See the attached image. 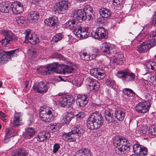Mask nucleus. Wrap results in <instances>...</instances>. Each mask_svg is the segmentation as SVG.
Returning <instances> with one entry per match:
<instances>
[{"mask_svg": "<svg viewBox=\"0 0 156 156\" xmlns=\"http://www.w3.org/2000/svg\"><path fill=\"white\" fill-rule=\"evenodd\" d=\"M145 131L144 130H141V131L140 132V133H145Z\"/></svg>", "mask_w": 156, "mask_h": 156, "instance_id": "338daca9", "label": "nucleus"}, {"mask_svg": "<svg viewBox=\"0 0 156 156\" xmlns=\"http://www.w3.org/2000/svg\"><path fill=\"white\" fill-rule=\"evenodd\" d=\"M99 53V50L96 48H94L89 50L88 54L85 52H81L80 55L82 59L88 61L95 58Z\"/></svg>", "mask_w": 156, "mask_h": 156, "instance_id": "1a4fd4ad", "label": "nucleus"}, {"mask_svg": "<svg viewBox=\"0 0 156 156\" xmlns=\"http://www.w3.org/2000/svg\"><path fill=\"white\" fill-rule=\"evenodd\" d=\"M12 2L9 1L4 2L0 3V11L5 13H8L11 11Z\"/></svg>", "mask_w": 156, "mask_h": 156, "instance_id": "412c9836", "label": "nucleus"}, {"mask_svg": "<svg viewBox=\"0 0 156 156\" xmlns=\"http://www.w3.org/2000/svg\"><path fill=\"white\" fill-rule=\"evenodd\" d=\"M151 38L145 40L144 42L138 45L136 48V50L139 52L142 53L151 48L155 45V42L154 41H152Z\"/></svg>", "mask_w": 156, "mask_h": 156, "instance_id": "9b49d317", "label": "nucleus"}, {"mask_svg": "<svg viewBox=\"0 0 156 156\" xmlns=\"http://www.w3.org/2000/svg\"><path fill=\"white\" fill-rule=\"evenodd\" d=\"M34 121V118L33 116H31L30 117V119L29 121H30V123L28 124L29 125H30L31 123H32Z\"/></svg>", "mask_w": 156, "mask_h": 156, "instance_id": "680f3d73", "label": "nucleus"}, {"mask_svg": "<svg viewBox=\"0 0 156 156\" xmlns=\"http://www.w3.org/2000/svg\"><path fill=\"white\" fill-rule=\"evenodd\" d=\"M19 49L17 48L9 51H0V63L3 64L10 61L13 57L18 55Z\"/></svg>", "mask_w": 156, "mask_h": 156, "instance_id": "423d86ee", "label": "nucleus"}, {"mask_svg": "<svg viewBox=\"0 0 156 156\" xmlns=\"http://www.w3.org/2000/svg\"><path fill=\"white\" fill-rule=\"evenodd\" d=\"M106 82L107 85L110 87H113L115 84V82L111 79H107L106 80Z\"/></svg>", "mask_w": 156, "mask_h": 156, "instance_id": "603ef678", "label": "nucleus"}, {"mask_svg": "<svg viewBox=\"0 0 156 156\" xmlns=\"http://www.w3.org/2000/svg\"><path fill=\"white\" fill-rule=\"evenodd\" d=\"M105 119L108 123H115L116 121L111 116V113L108 111L105 112Z\"/></svg>", "mask_w": 156, "mask_h": 156, "instance_id": "a19ab883", "label": "nucleus"}, {"mask_svg": "<svg viewBox=\"0 0 156 156\" xmlns=\"http://www.w3.org/2000/svg\"><path fill=\"white\" fill-rule=\"evenodd\" d=\"M117 76L121 79L123 82H129L133 81L135 78L134 73L128 69L118 71L117 73Z\"/></svg>", "mask_w": 156, "mask_h": 156, "instance_id": "39448f33", "label": "nucleus"}, {"mask_svg": "<svg viewBox=\"0 0 156 156\" xmlns=\"http://www.w3.org/2000/svg\"><path fill=\"white\" fill-rule=\"evenodd\" d=\"M60 147V146L58 144H54L53 146V153H56Z\"/></svg>", "mask_w": 156, "mask_h": 156, "instance_id": "4d7b16f0", "label": "nucleus"}, {"mask_svg": "<svg viewBox=\"0 0 156 156\" xmlns=\"http://www.w3.org/2000/svg\"><path fill=\"white\" fill-rule=\"evenodd\" d=\"M146 68L148 70L151 69L155 70H156V63L152 61H147L145 63Z\"/></svg>", "mask_w": 156, "mask_h": 156, "instance_id": "58836bf2", "label": "nucleus"}, {"mask_svg": "<svg viewBox=\"0 0 156 156\" xmlns=\"http://www.w3.org/2000/svg\"><path fill=\"white\" fill-rule=\"evenodd\" d=\"M34 90L37 93H45L48 90V87L44 82L41 81L38 83H35L33 87Z\"/></svg>", "mask_w": 156, "mask_h": 156, "instance_id": "aec40b11", "label": "nucleus"}, {"mask_svg": "<svg viewBox=\"0 0 156 156\" xmlns=\"http://www.w3.org/2000/svg\"><path fill=\"white\" fill-rule=\"evenodd\" d=\"M48 67L47 65L40 66L37 69V73L44 75H50Z\"/></svg>", "mask_w": 156, "mask_h": 156, "instance_id": "c756f323", "label": "nucleus"}, {"mask_svg": "<svg viewBox=\"0 0 156 156\" xmlns=\"http://www.w3.org/2000/svg\"><path fill=\"white\" fill-rule=\"evenodd\" d=\"M123 0H113L112 5L115 7H117L122 3Z\"/></svg>", "mask_w": 156, "mask_h": 156, "instance_id": "864d4df0", "label": "nucleus"}, {"mask_svg": "<svg viewBox=\"0 0 156 156\" xmlns=\"http://www.w3.org/2000/svg\"><path fill=\"white\" fill-rule=\"evenodd\" d=\"M107 31L103 27H100L97 28L96 31H93L91 33L92 37L95 39L101 40L106 38L107 34Z\"/></svg>", "mask_w": 156, "mask_h": 156, "instance_id": "f8f14e48", "label": "nucleus"}, {"mask_svg": "<svg viewBox=\"0 0 156 156\" xmlns=\"http://www.w3.org/2000/svg\"><path fill=\"white\" fill-rule=\"evenodd\" d=\"M50 137L49 133L45 131H43L39 133L36 137L38 141L43 142L46 140Z\"/></svg>", "mask_w": 156, "mask_h": 156, "instance_id": "bb28decb", "label": "nucleus"}, {"mask_svg": "<svg viewBox=\"0 0 156 156\" xmlns=\"http://www.w3.org/2000/svg\"><path fill=\"white\" fill-rule=\"evenodd\" d=\"M86 82L89 86L88 88L90 90L95 91L99 89L100 84L97 80L90 77L87 79Z\"/></svg>", "mask_w": 156, "mask_h": 156, "instance_id": "a211bd4d", "label": "nucleus"}, {"mask_svg": "<svg viewBox=\"0 0 156 156\" xmlns=\"http://www.w3.org/2000/svg\"><path fill=\"white\" fill-rule=\"evenodd\" d=\"M12 6L11 10L14 14H20L23 11V5L20 2L16 1L12 2Z\"/></svg>", "mask_w": 156, "mask_h": 156, "instance_id": "6ab92c4d", "label": "nucleus"}, {"mask_svg": "<svg viewBox=\"0 0 156 156\" xmlns=\"http://www.w3.org/2000/svg\"><path fill=\"white\" fill-rule=\"evenodd\" d=\"M73 115L70 113L65 114L62 117L61 119L62 122L63 124H68L73 118Z\"/></svg>", "mask_w": 156, "mask_h": 156, "instance_id": "72a5a7b5", "label": "nucleus"}, {"mask_svg": "<svg viewBox=\"0 0 156 156\" xmlns=\"http://www.w3.org/2000/svg\"><path fill=\"white\" fill-rule=\"evenodd\" d=\"M84 11L83 9L74 10L71 14V17L73 19L70 20H73L76 22L77 24H79L78 22L80 23L83 20H84Z\"/></svg>", "mask_w": 156, "mask_h": 156, "instance_id": "4468645a", "label": "nucleus"}, {"mask_svg": "<svg viewBox=\"0 0 156 156\" xmlns=\"http://www.w3.org/2000/svg\"><path fill=\"white\" fill-rule=\"evenodd\" d=\"M11 155V156H27V153L24 149H19L14 151Z\"/></svg>", "mask_w": 156, "mask_h": 156, "instance_id": "473e14b6", "label": "nucleus"}, {"mask_svg": "<svg viewBox=\"0 0 156 156\" xmlns=\"http://www.w3.org/2000/svg\"><path fill=\"white\" fill-rule=\"evenodd\" d=\"M84 13L93 12V10L91 7L89 5H84L83 10Z\"/></svg>", "mask_w": 156, "mask_h": 156, "instance_id": "3c124183", "label": "nucleus"}, {"mask_svg": "<svg viewBox=\"0 0 156 156\" xmlns=\"http://www.w3.org/2000/svg\"><path fill=\"white\" fill-rule=\"evenodd\" d=\"M61 127L60 124L56 123H51L48 126L49 130L51 132H55L58 131Z\"/></svg>", "mask_w": 156, "mask_h": 156, "instance_id": "e433bc0d", "label": "nucleus"}, {"mask_svg": "<svg viewBox=\"0 0 156 156\" xmlns=\"http://www.w3.org/2000/svg\"><path fill=\"white\" fill-rule=\"evenodd\" d=\"M29 2L31 3L34 4L35 3L36 0H28Z\"/></svg>", "mask_w": 156, "mask_h": 156, "instance_id": "69168bd1", "label": "nucleus"}, {"mask_svg": "<svg viewBox=\"0 0 156 156\" xmlns=\"http://www.w3.org/2000/svg\"><path fill=\"white\" fill-rule=\"evenodd\" d=\"M63 37V35L61 33H58L54 36L52 39V42L54 43L58 42L61 40Z\"/></svg>", "mask_w": 156, "mask_h": 156, "instance_id": "79ce46f5", "label": "nucleus"}, {"mask_svg": "<svg viewBox=\"0 0 156 156\" xmlns=\"http://www.w3.org/2000/svg\"><path fill=\"white\" fill-rule=\"evenodd\" d=\"M39 17V14L37 12H32L28 16L29 20L33 22L37 21L38 20Z\"/></svg>", "mask_w": 156, "mask_h": 156, "instance_id": "4c0bfd02", "label": "nucleus"}, {"mask_svg": "<svg viewBox=\"0 0 156 156\" xmlns=\"http://www.w3.org/2000/svg\"><path fill=\"white\" fill-rule=\"evenodd\" d=\"M70 5V3L68 0H62L56 3L54 6V10L58 14L66 13Z\"/></svg>", "mask_w": 156, "mask_h": 156, "instance_id": "0eeeda50", "label": "nucleus"}, {"mask_svg": "<svg viewBox=\"0 0 156 156\" xmlns=\"http://www.w3.org/2000/svg\"><path fill=\"white\" fill-rule=\"evenodd\" d=\"M22 114L21 112H15L14 116L12 126L14 127L17 126L23 123L22 118Z\"/></svg>", "mask_w": 156, "mask_h": 156, "instance_id": "4be33fe9", "label": "nucleus"}, {"mask_svg": "<svg viewBox=\"0 0 156 156\" xmlns=\"http://www.w3.org/2000/svg\"><path fill=\"white\" fill-rule=\"evenodd\" d=\"M142 146L138 144H135L133 146V151L135 154L138 155L141 150Z\"/></svg>", "mask_w": 156, "mask_h": 156, "instance_id": "a18cd8bd", "label": "nucleus"}, {"mask_svg": "<svg viewBox=\"0 0 156 156\" xmlns=\"http://www.w3.org/2000/svg\"><path fill=\"white\" fill-rule=\"evenodd\" d=\"M7 118L5 114L0 111V118L2 120L4 121L6 120Z\"/></svg>", "mask_w": 156, "mask_h": 156, "instance_id": "13d9d810", "label": "nucleus"}, {"mask_svg": "<svg viewBox=\"0 0 156 156\" xmlns=\"http://www.w3.org/2000/svg\"><path fill=\"white\" fill-rule=\"evenodd\" d=\"M104 120L101 114L98 112L91 113L87 122V126L89 129L93 130L100 127L103 124Z\"/></svg>", "mask_w": 156, "mask_h": 156, "instance_id": "f03ea898", "label": "nucleus"}, {"mask_svg": "<svg viewBox=\"0 0 156 156\" xmlns=\"http://www.w3.org/2000/svg\"><path fill=\"white\" fill-rule=\"evenodd\" d=\"M88 99L87 95H80L77 98V103L80 106H84L88 103Z\"/></svg>", "mask_w": 156, "mask_h": 156, "instance_id": "393cba45", "label": "nucleus"}, {"mask_svg": "<svg viewBox=\"0 0 156 156\" xmlns=\"http://www.w3.org/2000/svg\"><path fill=\"white\" fill-rule=\"evenodd\" d=\"M74 70V69L72 66H66L63 68L62 71L64 73L68 74L72 73Z\"/></svg>", "mask_w": 156, "mask_h": 156, "instance_id": "c03bdc74", "label": "nucleus"}, {"mask_svg": "<svg viewBox=\"0 0 156 156\" xmlns=\"http://www.w3.org/2000/svg\"><path fill=\"white\" fill-rule=\"evenodd\" d=\"M140 151L138 155L142 156H144L147 154V150L146 147L142 146L141 148Z\"/></svg>", "mask_w": 156, "mask_h": 156, "instance_id": "09e8293b", "label": "nucleus"}, {"mask_svg": "<svg viewBox=\"0 0 156 156\" xmlns=\"http://www.w3.org/2000/svg\"><path fill=\"white\" fill-rule=\"evenodd\" d=\"M65 27L68 29L73 30L74 34L81 39H86L89 35L88 28L82 27L73 20L68 21L65 23Z\"/></svg>", "mask_w": 156, "mask_h": 156, "instance_id": "f257e3e1", "label": "nucleus"}, {"mask_svg": "<svg viewBox=\"0 0 156 156\" xmlns=\"http://www.w3.org/2000/svg\"><path fill=\"white\" fill-rule=\"evenodd\" d=\"M124 59L123 55L121 52L116 53L115 55L111 58L110 64H112L114 66L118 65H121L124 63Z\"/></svg>", "mask_w": 156, "mask_h": 156, "instance_id": "2eb2a0df", "label": "nucleus"}, {"mask_svg": "<svg viewBox=\"0 0 156 156\" xmlns=\"http://www.w3.org/2000/svg\"><path fill=\"white\" fill-rule=\"evenodd\" d=\"M16 134V132L12 128L7 129L6 131L4 142L5 143H8L10 140L9 139L15 136Z\"/></svg>", "mask_w": 156, "mask_h": 156, "instance_id": "cd10ccee", "label": "nucleus"}, {"mask_svg": "<svg viewBox=\"0 0 156 156\" xmlns=\"http://www.w3.org/2000/svg\"><path fill=\"white\" fill-rule=\"evenodd\" d=\"M104 3H108L111 0H101Z\"/></svg>", "mask_w": 156, "mask_h": 156, "instance_id": "0e129e2a", "label": "nucleus"}, {"mask_svg": "<svg viewBox=\"0 0 156 156\" xmlns=\"http://www.w3.org/2000/svg\"><path fill=\"white\" fill-rule=\"evenodd\" d=\"M58 65V64L56 62L47 65V66H48V68L50 74L56 71Z\"/></svg>", "mask_w": 156, "mask_h": 156, "instance_id": "ea45409f", "label": "nucleus"}, {"mask_svg": "<svg viewBox=\"0 0 156 156\" xmlns=\"http://www.w3.org/2000/svg\"><path fill=\"white\" fill-rule=\"evenodd\" d=\"M151 35H152V41H154L155 42V44L156 42V29L151 31Z\"/></svg>", "mask_w": 156, "mask_h": 156, "instance_id": "6e6d98bb", "label": "nucleus"}, {"mask_svg": "<svg viewBox=\"0 0 156 156\" xmlns=\"http://www.w3.org/2000/svg\"><path fill=\"white\" fill-rule=\"evenodd\" d=\"M35 134V131L32 128H28L26 129L24 136L25 138L30 139Z\"/></svg>", "mask_w": 156, "mask_h": 156, "instance_id": "c9c22d12", "label": "nucleus"}, {"mask_svg": "<svg viewBox=\"0 0 156 156\" xmlns=\"http://www.w3.org/2000/svg\"><path fill=\"white\" fill-rule=\"evenodd\" d=\"M90 74L98 80L104 78L105 76V71L101 68H94L90 71Z\"/></svg>", "mask_w": 156, "mask_h": 156, "instance_id": "dca6fc26", "label": "nucleus"}, {"mask_svg": "<svg viewBox=\"0 0 156 156\" xmlns=\"http://www.w3.org/2000/svg\"><path fill=\"white\" fill-rule=\"evenodd\" d=\"M85 115V113L83 112H80L77 114L74 115V116L76 119H80L83 118Z\"/></svg>", "mask_w": 156, "mask_h": 156, "instance_id": "8fccbe9b", "label": "nucleus"}, {"mask_svg": "<svg viewBox=\"0 0 156 156\" xmlns=\"http://www.w3.org/2000/svg\"><path fill=\"white\" fill-rule=\"evenodd\" d=\"M123 93L125 95L129 97H132L134 96V93L133 91L129 88H125L122 90Z\"/></svg>", "mask_w": 156, "mask_h": 156, "instance_id": "37998d69", "label": "nucleus"}, {"mask_svg": "<svg viewBox=\"0 0 156 156\" xmlns=\"http://www.w3.org/2000/svg\"><path fill=\"white\" fill-rule=\"evenodd\" d=\"M91 153L90 150L87 149H83L77 151L76 156H91Z\"/></svg>", "mask_w": 156, "mask_h": 156, "instance_id": "f704fd0d", "label": "nucleus"}, {"mask_svg": "<svg viewBox=\"0 0 156 156\" xmlns=\"http://www.w3.org/2000/svg\"><path fill=\"white\" fill-rule=\"evenodd\" d=\"M99 12L100 16L103 18H107L111 15L110 11L107 8H101L99 9Z\"/></svg>", "mask_w": 156, "mask_h": 156, "instance_id": "c85d7f7f", "label": "nucleus"}, {"mask_svg": "<svg viewBox=\"0 0 156 156\" xmlns=\"http://www.w3.org/2000/svg\"><path fill=\"white\" fill-rule=\"evenodd\" d=\"M62 139L68 142H73L76 140V135L71 130L68 133H64L62 136Z\"/></svg>", "mask_w": 156, "mask_h": 156, "instance_id": "a878e982", "label": "nucleus"}, {"mask_svg": "<svg viewBox=\"0 0 156 156\" xmlns=\"http://www.w3.org/2000/svg\"><path fill=\"white\" fill-rule=\"evenodd\" d=\"M151 106L149 102L145 101L139 103L135 107L136 111L139 113H144L149 110Z\"/></svg>", "mask_w": 156, "mask_h": 156, "instance_id": "f3484780", "label": "nucleus"}, {"mask_svg": "<svg viewBox=\"0 0 156 156\" xmlns=\"http://www.w3.org/2000/svg\"><path fill=\"white\" fill-rule=\"evenodd\" d=\"M129 142L126 139L121 138L115 137L113 140V144L116 147L115 151L116 153L119 154H122L124 151H129L130 149V145L128 144Z\"/></svg>", "mask_w": 156, "mask_h": 156, "instance_id": "7ed1b4c3", "label": "nucleus"}, {"mask_svg": "<svg viewBox=\"0 0 156 156\" xmlns=\"http://www.w3.org/2000/svg\"><path fill=\"white\" fill-rule=\"evenodd\" d=\"M93 15V12L85 13L84 20H90L91 19Z\"/></svg>", "mask_w": 156, "mask_h": 156, "instance_id": "de8ad7c7", "label": "nucleus"}, {"mask_svg": "<svg viewBox=\"0 0 156 156\" xmlns=\"http://www.w3.org/2000/svg\"><path fill=\"white\" fill-rule=\"evenodd\" d=\"M25 87L27 88L29 85V81H26L25 82Z\"/></svg>", "mask_w": 156, "mask_h": 156, "instance_id": "e2e57ef3", "label": "nucleus"}, {"mask_svg": "<svg viewBox=\"0 0 156 156\" xmlns=\"http://www.w3.org/2000/svg\"><path fill=\"white\" fill-rule=\"evenodd\" d=\"M144 35V34H139L137 37H136L135 38V39L134 40V41H136L137 40L139 41V42L140 41V40L141 39V40L143 38V35Z\"/></svg>", "mask_w": 156, "mask_h": 156, "instance_id": "bf43d9fd", "label": "nucleus"}, {"mask_svg": "<svg viewBox=\"0 0 156 156\" xmlns=\"http://www.w3.org/2000/svg\"><path fill=\"white\" fill-rule=\"evenodd\" d=\"M26 19L23 16L18 17L16 19V21L17 23L19 25L23 24L26 22Z\"/></svg>", "mask_w": 156, "mask_h": 156, "instance_id": "49530a36", "label": "nucleus"}, {"mask_svg": "<svg viewBox=\"0 0 156 156\" xmlns=\"http://www.w3.org/2000/svg\"><path fill=\"white\" fill-rule=\"evenodd\" d=\"M115 117L119 121L123 120L125 116V112L123 109L116 110L115 112Z\"/></svg>", "mask_w": 156, "mask_h": 156, "instance_id": "2f4dec72", "label": "nucleus"}, {"mask_svg": "<svg viewBox=\"0 0 156 156\" xmlns=\"http://www.w3.org/2000/svg\"><path fill=\"white\" fill-rule=\"evenodd\" d=\"M44 23L50 27L57 26L58 23V19L57 17L53 16L51 17L45 19Z\"/></svg>", "mask_w": 156, "mask_h": 156, "instance_id": "b1692460", "label": "nucleus"}, {"mask_svg": "<svg viewBox=\"0 0 156 156\" xmlns=\"http://www.w3.org/2000/svg\"><path fill=\"white\" fill-rule=\"evenodd\" d=\"M72 131L76 135L80 136L82 135L85 132V130L83 126H77L74 127Z\"/></svg>", "mask_w": 156, "mask_h": 156, "instance_id": "7c9ffc66", "label": "nucleus"}, {"mask_svg": "<svg viewBox=\"0 0 156 156\" xmlns=\"http://www.w3.org/2000/svg\"><path fill=\"white\" fill-rule=\"evenodd\" d=\"M51 57L52 58L58 59L60 58L61 56L57 53H54L51 55Z\"/></svg>", "mask_w": 156, "mask_h": 156, "instance_id": "052dcab7", "label": "nucleus"}, {"mask_svg": "<svg viewBox=\"0 0 156 156\" xmlns=\"http://www.w3.org/2000/svg\"><path fill=\"white\" fill-rule=\"evenodd\" d=\"M149 133L152 135H156V126L151 127L149 129Z\"/></svg>", "mask_w": 156, "mask_h": 156, "instance_id": "5fc2aeb1", "label": "nucleus"}, {"mask_svg": "<svg viewBox=\"0 0 156 156\" xmlns=\"http://www.w3.org/2000/svg\"><path fill=\"white\" fill-rule=\"evenodd\" d=\"M3 34L5 35V38L0 41L2 45L5 46L10 43L14 39L15 35L11 30H4L2 31Z\"/></svg>", "mask_w": 156, "mask_h": 156, "instance_id": "ddd939ff", "label": "nucleus"}, {"mask_svg": "<svg viewBox=\"0 0 156 156\" xmlns=\"http://www.w3.org/2000/svg\"><path fill=\"white\" fill-rule=\"evenodd\" d=\"M53 111L52 108L47 106L41 107L39 110L41 119L45 122H50L54 119Z\"/></svg>", "mask_w": 156, "mask_h": 156, "instance_id": "20e7f679", "label": "nucleus"}, {"mask_svg": "<svg viewBox=\"0 0 156 156\" xmlns=\"http://www.w3.org/2000/svg\"><path fill=\"white\" fill-rule=\"evenodd\" d=\"M113 48H114V46L109 43L105 42L102 44L101 50L103 54H107L111 53Z\"/></svg>", "mask_w": 156, "mask_h": 156, "instance_id": "5701e85b", "label": "nucleus"}, {"mask_svg": "<svg viewBox=\"0 0 156 156\" xmlns=\"http://www.w3.org/2000/svg\"><path fill=\"white\" fill-rule=\"evenodd\" d=\"M59 104L62 107L71 108L72 104L75 102V100L71 95H63L59 99Z\"/></svg>", "mask_w": 156, "mask_h": 156, "instance_id": "6e6552de", "label": "nucleus"}, {"mask_svg": "<svg viewBox=\"0 0 156 156\" xmlns=\"http://www.w3.org/2000/svg\"><path fill=\"white\" fill-rule=\"evenodd\" d=\"M25 39L24 42L27 44L30 43L32 44H36L39 42V38L33 34L29 29L26 30L24 32Z\"/></svg>", "mask_w": 156, "mask_h": 156, "instance_id": "9d476101", "label": "nucleus"}, {"mask_svg": "<svg viewBox=\"0 0 156 156\" xmlns=\"http://www.w3.org/2000/svg\"><path fill=\"white\" fill-rule=\"evenodd\" d=\"M2 81L0 82V88L2 86Z\"/></svg>", "mask_w": 156, "mask_h": 156, "instance_id": "774afa93", "label": "nucleus"}]
</instances>
